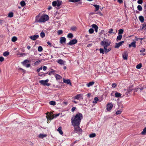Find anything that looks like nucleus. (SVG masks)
<instances>
[{"label": "nucleus", "instance_id": "obj_50", "mask_svg": "<svg viewBox=\"0 0 146 146\" xmlns=\"http://www.w3.org/2000/svg\"><path fill=\"white\" fill-rule=\"evenodd\" d=\"M71 29L73 31H76V28L75 27H73L71 28Z\"/></svg>", "mask_w": 146, "mask_h": 146}, {"label": "nucleus", "instance_id": "obj_55", "mask_svg": "<svg viewBox=\"0 0 146 146\" xmlns=\"http://www.w3.org/2000/svg\"><path fill=\"white\" fill-rule=\"evenodd\" d=\"M117 85L115 83H113L112 85V86L113 88H115L116 87Z\"/></svg>", "mask_w": 146, "mask_h": 146}, {"label": "nucleus", "instance_id": "obj_16", "mask_svg": "<svg viewBox=\"0 0 146 146\" xmlns=\"http://www.w3.org/2000/svg\"><path fill=\"white\" fill-rule=\"evenodd\" d=\"M57 62L58 63L62 65H64L66 62L61 59L58 60Z\"/></svg>", "mask_w": 146, "mask_h": 146}, {"label": "nucleus", "instance_id": "obj_30", "mask_svg": "<svg viewBox=\"0 0 146 146\" xmlns=\"http://www.w3.org/2000/svg\"><path fill=\"white\" fill-rule=\"evenodd\" d=\"M99 100L98 98L97 97H95L94 99V100L93 101V104H96L97 103V101Z\"/></svg>", "mask_w": 146, "mask_h": 146}, {"label": "nucleus", "instance_id": "obj_23", "mask_svg": "<svg viewBox=\"0 0 146 146\" xmlns=\"http://www.w3.org/2000/svg\"><path fill=\"white\" fill-rule=\"evenodd\" d=\"M93 6L95 7L96 9L95 10V11H98L100 8V6L97 5H94Z\"/></svg>", "mask_w": 146, "mask_h": 146}, {"label": "nucleus", "instance_id": "obj_11", "mask_svg": "<svg viewBox=\"0 0 146 146\" xmlns=\"http://www.w3.org/2000/svg\"><path fill=\"white\" fill-rule=\"evenodd\" d=\"M124 42L123 41H121L118 43H116L115 44V48H118L119 46H121L123 43Z\"/></svg>", "mask_w": 146, "mask_h": 146}, {"label": "nucleus", "instance_id": "obj_53", "mask_svg": "<svg viewBox=\"0 0 146 146\" xmlns=\"http://www.w3.org/2000/svg\"><path fill=\"white\" fill-rule=\"evenodd\" d=\"M145 50L144 48H142L140 50V52H145Z\"/></svg>", "mask_w": 146, "mask_h": 146}, {"label": "nucleus", "instance_id": "obj_17", "mask_svg": "<svg viewBox=\"0 0 146 146\" xmlns=\"http://www.w3.org/2000/svg\"><path fill=\"white\" fill-rule=\"evenodd\" d=\"M92 27L93 28H94L95 29V31L96 33L98 32V26L95 24H93L92 25Z\"/></svg>", "mask_w": 146, "mask_h": 146}, {"label": "nucleus", "instance_id": "obj_58", "mask_svg": "<svg viewBox=\"0 0 146 146\" xmlns=\"http://www.w3.org/2000/svg\"><path fill=\"white\" fill-rule=\"evenodd\" d=\"M76 109V108L75 107H73L71 109L72 111L74 112L75 110Z\"/></svg>", "mask_w": 146, "mask_h": 146}, {"label": "nucleus", "instance_id": "obj_44", "mask_svg": "<svg viewBox=\"0 0 146 146\" xmlns=\"http://www.w3.org/2000/svg\"><path fill=\"white\" fill-rule=\"evenodd\" d=\"M41 61L40 60H39L36 61L34 63L35 65H38L41 62Z\"/></svg>", "mask_w": 146, "mask_h": 146}, {"label": "nucleus", "instance_id": "obj_1", "mask_svg": "<svg viewBox=\"0 0 146 146\" xmlns=\"http://www.w3.org/2000/svg\"><path fill=\"white\" fill-rule=\"evenodd\" d=\"M49 16L48 15L42 14L40 13L37 15L35 18V23H44L48 20Z\"/></svg>", "mask_w": 146, "mask_h": 146}, {"label": "nucleus", "instance_id": "obj_35", "mask_svg": "<svg viewBox=\"0 0 146 146\" xmlns=\"http://www.w3.org/2000/svg\"><path fill=\"white\" fill-rule=\"evenodd\" d=\"M40 37L42 38H43L45 36V34L44 33L43 31L42 32L40 33Z\"/></svg>", "mask_w": 146, "mask_h": 146}, {"label": "nucleus", "instance_id": "obj_28", "mask_svg": "<svg viewBox=\"0 0 146 146\" xmlns=\"http://www.w3.org/2000/svg\"><path fill=\"white\" fill-rule=\"evenodd\" d=\"M20 4L22 7H23L26 5L25 2L23 1H21L20 3Z\"/></svg>", "mask_w": 146, "mask_h": 146}, {"label": "nucleus", "instance_id": "obj_24", "mask_svg": "<svg viewBox=\"0 0 146 146\" xmlns=\"http://www.w3.org/2000/svg\"><path fill=\"white\" fill-rule=\"evenodd\" d=\"M47 136V135L46 134H40L39 135L38 137L40 138H43Z\"/></svg>", "mask_w": 146, "mask_h": 146}, {"label": "nucleus", "instance_id": "obj_33", "mask_svg": "<svg viewBox=\"0 0 146 146\" xmlns=\"http://www.w3.org/2000/svg\"><path fill=\"white\" fill-rule=\"evenodd\" d=\"M142 66V64L141 63H139L136 66V68L138 69H140Z\"/></svg>", "mask_w": 146, "mask_h": 146}, {"label": "nucleus", "instance_id": "obj_5", "mask_svg": "<svg viewBox=\"0 0 146 146\" xmlns=\"http://www.w3.org/2000/svg\"><path fill=\"white\" fill-rule=\"evenodd\" d=\"M46 117L48 120H51L52 119L54 118V117H53V115H52V113H49L48 112H47L46 113Z\"/></svg>", "mask_w": 146, "mask_h": 146}, {"label": "nucleus", "instance_id": "obj_47", "mask_svg": "<svg viewBox=\"0 0 146 146\" xmlns=\"http://www.w3.org/2000/svg\"><path fill=\"white\" fill-rule=\"evenodd\" d=\"M113 30L112 29H110L108 31V33L110 34H111L112 33H114L113 32Z\"/></svg>", "mask_w": 146, "mask_h": 146}, {"label": "nucleus", "instance_id": "obj_39", "mask_svg": "<svg viewBox=\"0 0 146 146\" xmlns=\"http://www.w3.org/2000/svg\"><path fill=\"white\" fill-rule=\"evenodd\" d=\"M122 38V35H119L117 37V40H120Z\"/></svg>", "mask_w": 146, "mask_h": 146}, {"label": "nucleus", "instance_id": "obj_51", "mask_svg": "<svg viewBox=\"0 0 146 146\" xmlns=\"http://www.w3.org/2000/svg\"><path fill=\"white\" fill-rule=\"evenodd\" d=\"M137 3L139 4H141L143 3L142 0H139L137 1Z\"/></svg>", "mask_w": 146, "mask_h": 146}, {"label": "nucleus", "instance_id": "obj_37", "mask_svg": "<svg viewBox=\"0 0 146 146\" xmlns=\"http://www.w3.org/2000/svg\"><path fill=\"white\" fill-rule=\"evenodd\" d=\"M9 54V52L7 51H6L3 53V55L4 56H7Z\"/></svg>", "mask_w": 146, "mask_h": 146}, {"label": "nucleus", "instance_id": "obj_59", "mask_svg": "<svg viewBox=\"0 0 146 146\" xmlns=\"http://www.w3.org/2000/svg\"><path fill=\"white\" fill-rule=\"evenodd\" d=\"M117 1L120 3H121L123 2V1L122 0H118Z\"/></svg>", "mask_w": 146, "mask_h": 146}, {"label": "nucleus", "instance_id": "obj_13", "mask_svg": "<svg viewBox=\"0 0 146 146\" xmlns=\"http://www.w3.org/2000/svg\"><path fill=\"white\" fill-rule=\"evenodd\" d=\"M63 82L68 84H70L71 86V84L70 82V79L66 80L63 78Z\"/></svg>", "mask_w": 146, "mask_h": 146}, {"label": "nucleus", "instance_id": "obj_42", "mask_svg": "<svg viewBox=\"0 0 146 146\" xmlns=\"http://www.w3.org/2000/svg\"><path fill=\"white\" fill-rule=\"evenodd\" d=\"M80 0H69V2H72L74 3L77 2L79 1Z\"/></svg>", "mask_w": 146, "mask_h": 146}, {"label": "nucleus", "instance_id": "obj_34", "mask_svg": "<svg viewBox=\"0 0 146 146\" xmlns=\"http://www.w3.org/2000/svg\"><path fill=\"white\" fill-rule=\"evenodd\" d=\"M17 40V38L16 36H13L12 37L11 40L12 42H14L16 41Z\"/></svg>", "mask_w": 146, "mask_h": 146}, {"label": "nucleus", "instance_id": "obj_64", "mask_svg": "<svg viewBox=\"0 0 146 146\" xmlns=\"http://www.w3.org/2000/svg\"><path fill=\"white\" fill-rule=\"evenodd\" d=\"M27 48L28 49H29L31 48V46H28L27 47Z\"/></svg>", "mask_w": 146, "mask_h": 146}, {"label": "nucleus", "instance_id": "obj_62", "mask_svg": "<svg viewBox=\"0 0 146 146\" xmlns=\"http://www.w3.org/2000/svg\"><path fill=\"white\" fill-rule=\"evenodd\" d=\"M47 42L48 44L50 46H52V45L51 44V43L50 42Z\"/></svg>", "mask_w": 146, "mask_h": 146}, {"label": "nucleus", "instance_id": "obj_10", "mask_svg": "<svg viewBox=\"0 0 146 146\" xmlns=\"http://www.w3.org/2000/svg\"><path fill=\"white\" fill-rule=\"evenodd\" d=\"M77 42V40L76 39H73L70 40L68 43V44L72 45L76 44Z\"/></svg>", "mask_w": 146, "mask_h": 146}, {"label": "nucleus", "instance_id": "obj_38", "mask_svg": "<svg viewBox=\"0 0 146 146\" xmlns=\"http://www.w3.org/2000/svg\"><path fill=\"white\" fill-rule=\"evenodd\" d=\"M13 13L12 12H10L8 14V16L9 17H13Z\"/></svg>", "mask_w": 146, "mask_h": 146}, {"label": "nucleus", "instance_id": "obj_2", "mask_svg": "<svg viewBox=\"0 0 146 146\" xmlns=\"http://www.w3.org/2000/svg\"><path fill=\"white\" fill-rule=\"evenodd\" d=\"M83 115L81 113H78L73 116L71 119L72 124L73 126L80 125Z\"/></svg>", "mask_w": 146, "mask_h": 146}, {"label": "nucleus", "instance_id": "obj_25", "mask_svg": "<svg viewBox=\"0 0 146 146\" xmlns=\"http://www.w3.org/2000/svg\"><path fill=\"white\" fill-rule=\"evenodd\" d=\"M141 133L142 135H146V127L143 129Z\"/></svg>", "mask_w": 146, "mask_h": 146}, {"label": "nucleus", "instance_id": "obj_27", "mask_svg": "<svg viewBox=\"0 0 146 146\" xmlns=\"http://www.w3.org/2000/svg\"><path fill=\"white\" fill-rule=\"evenodd\" d=\"M55 78L57 80H58L62 78V77L59 75L56 74L55 75Z\"/></svg>", "mask_w": 146, "mask_h": 146}, {"label": "nucleus", "instance_id": "obj_40", "mask_svg": "<svg viewBox=\"0 0 146 146\" xmlns=\"http://www.w3.org/2000/svg\"><path fill=\"white\" fill-rule=\"evenodd\" d=\"M137 8L138 10L139 11H141L142 10V7L140 5H138L137 6Z\"/></svg>", "mask_w": 146, "mask_h": 146}, {"label": "nucleus", "instance_id": "obj_52", "mask_svg": "<svg viewBox=\"0 0 146 146\" xmlns=\"http://www.w3.org/2000/svg\"><path fill=\"white\" fill-rule=\"evenodd\" d=\"M4 60V58L3 57L1 56L0 57V61L3 62Z\"/></svg>", "mask_w": 146, "mask_h": 146}, {"label": "nucleus", "instance_id": "obj_43", "mask_svg": "<svg viewBox=\"0 0 146 146\" xmlns=\"http://www.w3.org/2000/svg\"><path fill=\"white\" fill-rule=\"evenodd\" d=\"M118 34H121L123 33V30L122 29H120L119 30Z\"/></svg>", "mask_w": 146, "mask_h": 146}, {"label": "nucleus", "instance_id": "obj_14", "mask_svg": "<svg viewBox=\"0 0 146 146\" xmlns=\"http://www.w3.org/2000/svg\"><path fill=\"white\" fill-rule=\"evenodd\" d=\"M128 54L126 52H124L122 56L124 60H127V59Z\"/></svg>", "mask_w": 146, "mask_h": 146}, {"label": "nucleus", "instance_id": "obj_9", "mask_svg": "<svg viewBox=\"0 0 146 146\" xmlns=\"http://www.w3.org/2000/svg\"><path fill=\"white\" fill-rule=\"evenodd\" d=\"M83 94H78L74 97V99L80 100L81 99L82 100L83 99Z\"/></svg>", "mask_w": 146, "mask_h": 146}, {"label": "nucleus", "instance_id": "obj_32", "mask_svg": "<svg viewBox=\"0 0 146 146\" xmlns=\"http://www.w3.org/2000/svg\"><path fill=\"white\" fill-rule=\"evenodd\" d=\"M73 37V35L71 33H69L67 35V37L68 38H72Z\"/></svg>", "mask_w": 146, "mask_h": 146}, {"label": "nucleus", "instance_id": "obj_48", "mask_svg": "<svg viewBox=\"0 0 146 146\" xmlns=\"http://www.w3.org/2000/svg\"><path fill=\"white\" fill-rule=\"evenodd\" d=\"M100 53H102L103 54H104V52L103 48H100Z\"/></svg>", "mask_w": 146, "mask_h": 146}, {"label": "nucleus", "instance_id": "obj_29", "mask_svg": "<svg viewBox=\"0 0 146 146\" xmlns=\"http://www.w3.org/2000/svg\"><path fill=\"white\" fill-rule=\"evenodd\" d=\"M49 104L50 105L53 106H54L56 104V102L53 101L50 102Z\"/></svg>", "mask_w": 146, "mask_h": 146}, {"label": "nucleus", "instance_id": "obj_4", "mask_svg": "<svg viewBox=\"0 0 146 146\" xmlns=\"http://www.w3.org/2000/svg\"><path fill=\"white\" fill-rule=\"evenodd\" d=\"M62 3V1L61 0H57L53 1L52 3V5L54 7L56 6L59 7L61 5Z\"/></svg>", "mask_w": 146, "mask_h": 146}, {"label": "nucleus", "instance_id": "obj_26", "mask_svg": "<svg viewBox=\"0 0 146 146\" xmlns=\"http://www.w3.org/2000/svg\"><path fill=\"white\" fill-rule=\"evenodd\" d=\"M30 62V61L28 60H25L24 61L22 62V64L25 65L26 63H27Z\"/></svg>", "mask_w": 146, "mask_h": 146}, {"label": "nucleus", "instance_id": "obj_31", "mask_svg": "<svg viewBox=\"0 0 146 146\" xmlns=\"http://www.w3.org/2000/svg\"><path fill=\"white\" fill-rule=\"evenodd\" d=\"M96 134L95 133L90 134L89 135V136L90 138L94 137H96Z\"/></svg>", "mask_w": 146, "mask_h": 146}, {"label": "nucleus", "instance_id": "obj_60", "mask_svg": "<svg viewBox=\"0 0 146 146\" xmlns=\"http://www.w3.org/2000/svg\"><path fill=\"white\" fill-rule=\"evenodd\" d=\"M135 41H138V40H139V38H137V37L135 36Z\"/></svg>", "mask_w": 146, "mask_h": 146}, {"label": "nucleus", "instance_id": "obj_49", "mask_svg": "<svg viewBox=\"0 0 146 146\" xmlns=\"http://www.w3.org/2000/svg\"><path fill=\"white\" fill-rule=\"evenodd\" d=\"M19 54L21 55V56H26L27 55V53H21L20 54Z\"/></svg>", "mask_w": 146, "mask_h": 146}, {"label": "nucleus", "instance_id": "obj_36", "mask_svg": "<svg viewBox=\"0 0 146 146\" xmlns=\"http://www.w3.org/2000/svg\"><path fill=\"white\" fill-rule=\"evenodd\" d=\"M43 50V48L41 46H38V50L39 52H41Z\"/></svg>", "mask_w": 146, "mask_h": 146}, {"label": "nucleus", "instance_id": "obj_61", "mask_svg": "<svg viewBox=\"0 0 146 146\" xmlns=\"http://www.w3.org/2000/svg\"><path fill=\"white\" fill-rule=\"evenodd\" d=\"M31 66V65L30 64H28L26 65V67L27 68H29V67Z\"/></svg>", "mask_w": 146, "mask_h": 146}, {"label": "nucleus", "instance_id": "obj_20", "mask_svg": "<svg viewBox=\"0 0 146 146\" xmlns=\"http://www.w3.org/2000/svg\"><path fill=\"white\" fill-rule=\"evenodd\" d=\"M136 46V45L135 44V42H132L131 44H129V48H130L131 46L134 48H135Z\"/></svg>", "mask_w": 146, "mask_h": 146}, {"label": "nucleus", "instance_id": "obj_56", "mask_svg": "<svg viewBox=\"0 0 146 146\" xmlns=\"http://www.w3.org/2000/svg\"><path fill=\"white\" fill-rule=\"evenodd\" d=\"M42 67H41L40 68L38 69H37V72H39L40 71L42 70Z\"/></svg>", "mask_w": 146, "mask_h": 146}, {"label": "nucleus", "instance_id": "obj_45", "mask_svg": "<svg viewBox=\"0 0 146 146\" xmlns=\"http://www.w3.org/2000/svg\"><path fill=\"white\" fill-rule=\"evenodd\" d=\"M94 32V30L92 29H90L89 30V32L90 34H92Z\"/></svg>", "mask_w": 146, "mask_h": 146}, {"label": "nucleus", "instance_id": "obj_41", "mask_svg": "<svg viewBox=\"0 0 146 146\" xmlns=\"http://www.w3.org/2000/svg\"><path fill=\"white\" fill-rule=\"evenodd\" d=\"M122 111L121 110H119L117 111L116 112V115H118L121 113Z\"/></svg>", "mask_w": 146, "mask_h": 146}, {"label": "nucleus", "instance_id": "obj_54", "mask_svg": "<svg viewBox=\"0 0 146 146\" xmlns=\"http://www.w3.org/2000/svg\"><path fill=\"white\" fill-rule=\"evenodd\" d=\"M59 115H60L59 113H58V114H54V115H53V117H56L59 116Z\"/></svg>", "mask_w": 146, "mask_h": 146}, {"label": "nucleus", "instance_id": "obj_8", "mask_svg": "<svg viewBox=\"0 0 146 146\" xmlns=\"http://www.w3.org/2000/svg\"><path fill=\"white\" fill-rule=\"evenodd\" d=\"M74 127V131L76 133H80L82 131V130L80 127V125H76L73 126Z\"/></svg>", "mask_w": 146, "mask_h": 146}, {"label": "nucleus", "instance_id": "obj_6", "mask_svg": "<svg viewBox=\"0 0 146 146\" xmlns=\"http://www.w3.org/2000/svg\"><path fill=\"white\" fill-rule=\"evenodd\" d=\"M49 81L48 79H47L45 80H41L39 81V83L42 84V85L45 86L46 85L47 86H48L50 85V84L48 83V82Z\"/></svg>", "mask_w": 146, "mask_h": 146}, {"label": "nucleus", "instance_id": "obj_63", "mask_svg": "<svg viewBox=\"0 0 146 146\" xmlns=\"http://www.w3.org/2000/svg\"><path fill=\"white\" fill-rule=\"evenodd\" d=\"M132 90L131 89H128V90H127V91H128V92H127V93H129V92H131V91H132Z\"/></svg>", "mask_w": 146, "mask_h": 146}, {"label": "nucleus", "instance_id": "obj_22", "mask_svg": "<svg viewBox=\"0 0 146 146\" xmlns=\"http://www.w3.org/2000/svg\"><path fill=\"white\" fill-rule=\"evenodd\" d=\"M139 21L143 23L144 21V17L141 16H139Z\"/></svg>", "mask_w": 146, "mask_h": 146}, {"label": "nucleus", "instance_id": "obj_19", "mask_svg": "<svg viewBox=\"0 0 146 146\" xmlns=\"http://www.w3.org/2000/svg\"><path fill=\"white\" fill-rule=\"evenodd\" d=\"M57 131L59 132V133L61 135H63V133L62 131V127H59V128H58V129L57 130Z\"/></svg>", "mask_w": 146, "mask_h": 146}, {"label": "nucleus", "instance_id": "obj_7", "mask_svg": "<svg viewBox=\"0 0 146 146\" xmlns=\"http://www.w3.org/2000/svg\"><path fill=\"white\" fill-rule=\"evenodd\" d=\"M113 104L112 103L109 102L106 105V110L108 111H110L113 107Z\"/></svg>", "mask_w": 146, "mask_h": 146}, {"label": "nucleus", "instance_id": "obj_57", "mask_svg": "<svg viewBox=\"0 0 146 146\" xmlns=\"http://www.w3.org/2000/svg\"><path fill=\"white\" fill-rule=\"evenodd\" d=\"M47 67L46 66H44L42 68V69L44 71L46 70L47 69Z\"/></svg>", "mask_w": 146, "mask_h": 146}, {"label": "nucleus", "instance_id": "obj_3", "mask_svg": "<svg viewBox=\"0 0 146 146\" xmlns=\"http://www.w3.org/2000/svg\"><path fill=\"white\" fill-rule=\"evenodd\" d=\"M111 41L108 40H103L101 42V44L104 47V50L106 52H108L111 50V48L107 47L109 46L111 44Z\"/></svg>", "mask_w": 146, "mask_h": 146}, {"label": "nucleus", "instance_id": "obj_21", "mask_svg": "<svg viewBox=\"0 0 146 146\" xmlns=\"http://www.w3.org/2000/svg\"><path fill=\"white\" fill-rule=\"evenodd\" d=\"M94 84V82L92 81L89 82L88 84H86L87 86L88 87H90V86H92Z\"/></svg>", "mask_w": 146, "mask_h": 146}, {"label": "nucleus", "instance_id": "obj_46", "mask_svg": "<svg viewBox=\"0 0 146 146\" xmlns=\"http://www.w3.org/2000/svg\"><path fill=\"white\" fill-rule=\"evenodd\" d=\"M63 33V31L61 30H59L57 31V33L58 35H60L62 34Z\"/></svg>", "mask_w": 146, "mask_h": 146}, {"label": "nucleus", "instance_id": "obj_12", "mask_svg": "<svg viewBox=\"0 0 146 146\" xmlns=\"http://www.w3.org/2000/svg\"><path fill=\"white\" fill-rule=\"evenodd\" d=\"M39 37L38 35H34L31 36L29 37V38L32 40H35L37 39Z\"/></svg>", "mask_w": 146, "mask_h": 146}, {"label": "nucleus", "instance_id": "obj_18", "mask_svg": "<svg viewBox=\"0 0 146 146\" xmlns=\"http://www.w3.org/2000/svg\"><path fill=\"white\" fill-rule=\"evenodd\" d=\"M121 94L119 93L116 92L115 93V97L116 98H119V97H121L122 98V97H121ZM123 97V96H122V97Z\"/></svg>", "mask_w": 146, "mask_h": 146}, {"label": "nucleus", "instance_id": "obj_15", "mask_svg": "<svg viewBox=\"0 0 146 146\" xmlns=\"http://www.w3.org/2000/svg\"><path fill=\"white\" fill-rule=\"evenodd\" d=\"M66 41V38L64 37H61L60 38V42L61 44L65 43Z\"/></svg>", "mask_w": 146, "mask_h": 146}]
</instances>
